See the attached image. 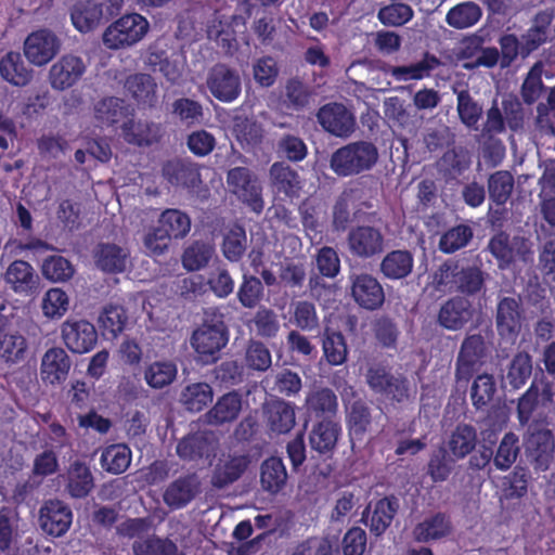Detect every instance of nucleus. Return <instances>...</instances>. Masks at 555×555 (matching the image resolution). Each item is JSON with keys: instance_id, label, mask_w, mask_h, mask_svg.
<instances>
[{"instance_id": "obj_10", "label": "nucleus", "mask_w": 555, "mask_h": 555, "mask_svg": "<svg viewBox=\"0 0 555 555\" xmlns=\"http://www.w3.org/2000/svg\"><path fill=\"white\" fill-rule=\"evenodd\" d=\"M73 522V511L62 500L50 499L43 502L39 509L41 530L53 538L63 537Z\"/></svg>"}, {"instance_id": "obj_61", "label": "nucleus", "mask_w": 555, "mask_h": 555, "mask_svg": "<svg viewBox=\"0 0 555 555\" xmlns=\"http://www.w3.org/2000/svg\"><path fill=\"white\" fill-rule=\"evenodd\" d=\"M171 107L172 114L188 126L199 124L204 118L203 106L198 101L179 98L173 101Z\"/></svg>"}, {"instance_id": "obj_55", "label": "nucleus", "mask_w": 555, "mask_h": 555, "mask_svg": "<svg viewBox=\"0 0 555 555\" xmlns=\"http://www.w3.org/2000/svg\"><path fill=\"white\" fill-rule=\"evenodd\" d=\"M473 229L468 224H457L446 231L439 240V250L453 254L464 248L473 238Z\"/></svg>"}, {"instance_id": "obj_14", "label": "nucleus", "mask_w": 555, "mask_h": 555, "mask_svg": "<svg viewBox=\"0 0 555 555\" xmlns=\"http://www.w3.org/2000/svg\"><path fill=\"white\" fill-rule=\"evenodd\" d=\"M317 118L325 131L340 138L348 137L356 125L352 113L344 104L336 102L323 105Z\"/></svg>"}, {"instance_id": "obj_50", "label": "nucleus", "mask_w": 555, "mask_h": 555, "mask_svg": "<svg viewBox=\"0 0 555 555\" xmlns=\"http://www.w3.org/2000/svg\"><path fill=\"white\" fill-rule=\"evenodd\" d=\"M456 461L444 447H439L430 454L427 463V475L433 482H443L451 475Z\"/></svg>"}, {"instance_id": "obj_48", "label": "nucleus", "mask_w": 555, "mask_h": 555, "mask_svg": "<svg viewBox=\"0 0 555 555\" xmlns=\"http://www.w3.org/2000/svg\"><path fill=\"white\" fill-rule=\"evenodd\" d=\"M264 287L262 281L247 272L243 273L236 297L242 307L255 309L263 299Z\"/></svg>"}, {"instance_id": "obj_51", "label": "nucleus", "mask_w": 555, "mask_h": 555, "mask_svg": "<svg viewBox=\"0 0 555 555\" xmlns=\"http://www.w3.org/2000/svg\"><path fill=\"white\" fill-rule=\"evenodd\" d=\"M177 365L171 361H155L144 371L146 384L154 389L170 385L177 377Z\"/></svg>"}, {"instance_id": "obj_5", "label": "nucleus", "mask_w": 555, "mask_h": 555, "mask_svg": "<svg viewBox=\"0 0 555 555\" xmlns=\"http://www.w3.org/2000/svg\"><path fill=\"white\" fill-rule=\"evenodd\" d=\"M385 241L382 229L372 224H357L347 234L350 255L361 260L378 257L384 251Z\"/></svg>"}, {"instance_id": "obj_20", "label": "nucleus", "mask_w": 555, "mask_h": 555, "mask_svg": "<svg viewBox=\"0 0 555 555\" xmlns=\"http://www.w3.org/2000/svg\"><path fill=\"white\" fill-rule=\"evenodd\" d=\"M72 360L61 347L48 349L41 359L40 377L46 385H60L67 379Z\"/></svg>"}, {"instance_id": "obj_3", "label": "nucleus", "mask_w": 555, "mask_h": 555, "mask_svg": "<svg viewBox=\"0 0 555 555\" xmlns=\"http://www.w3.org/2000/svg\"><path fill=\"white\" fill-rule=\"evenodd\" d=\"M378 159L377 147L366 141L348 143L331 156L330 167L338 177H351L370 170Z\"/></svg>"}, {"instance_id": "obj_47", "label": "nucleus", "mask_w": 555, "mask_h": 555, "mask_svg": "<svg viewBox=\"0 0 555 555\" xmlns=\"http://www.w3.org/2000/svg\"><path fill=\"white\" fill-rule=\"evenodd\" d=\"M131 463V450L122 443L108 446L101 455V466L107 473H124Z\"/></svg>"}, {"instance_id": "obj_32", "label": "nucleus", "mask_w": 555, "mask_h": 555, "mask_svg": "<svg viewBox=\"0 0 555 555\" xmlns=\"http://www.w3.org/2000/svg\"><path fill=\"white\" fill-rule=\"evenodd\" d=\"M477 446V430L474 426L460 423L448 436L444 448L455 457L463 460L469 455Z\"/></svg>"}, {"instance_id": "obj_54", "label": "nucleus", "mask_w": 555, "mask_h": 555, "mask_svg": "<svg viewBox=\"0 0 555 555\" xmlns=\"http://www.w3.org/2000/svg\"><path fill=\"white\" fill-rule=\"evenodd\" d=\"M212 401V388L207 383L186 386L181 395V402L190 412H201Z\"/></svg>"}, {"instance_id": "obj_22", "label": "nucleus", "mask_w": 555, "mask_h": 555, "mask_svg": "<svg viewBox=\"0 0 555 555\" xmlns=\"http://www.w3.org/2000/svg\"><path fill=\"white\" fill-rule=\"evenodd\" d=\"M272 191L282 199L299 196L301 180L297 170L283 162H275L269 170Z\"/></svg>"}, {"instance_id": "obj_45", "label": "nucleus", "mask_w": 555, "mask_h": 555, "mask_svg": "<svg viewBox=\"0 0 555 555\" xmlns=\"http://www.w3.org/2000/svg\"><path fill=\"white\" fill-rule=\"evenodd\" d=\"M99 322L105 337L116 338L127 325V311L122 306L107 305L101 312Z\"/></svg>"}, {"instance_id": "obj_25", "label": "nucleus", "mask_w": 555, "mask_h": 555, "mask_svg": "<svg viewBox=\"0 0 555 555\" xmlns=\"http://www.w3.org/2000/svg\"><path fill=\"white\" fill-rule=\"evenodd\" d=\"M83 61L75 55L62 56L50 69L51 86L56 90H65L75 85L83 75Z\"/></svg>"}, {"instance_id": "obj_33", "label": "nucleus", "mask_w": 555, "mask_h": 555, "mask_svg": "<svg viewBox=\"0 0 555 555\" xmlns=\"http://www.w3.org/2000/svg\"><path fill=\"white\" fill-rule=\"evenodd\" d=\"M33 73L20 52L9 51L0 59V76L13 86H27L33 79Z\"/></svg>"}, {"instance_id": "obj_52", "label": "nucleus", "mask_w": 555, "mask_h": 555, "mask_svg": "<svg viewBox=\"0 0 555 555\" xmlns=\"http://www.w3.org/2000/svg\"><path fill=\"white\" fill-rule=\"evenodd\" d=\"M482 12L474 2L460 3L449 10L446 16L447 23L456 29H464L474 26L480 18Z\"/></svg>"}, {"instance_id": "obj_9", "label": "nucleus", "mask_w": 555, "mask_h": 555, "mask_svg": "<svg viewBox=\"0 0 555 555\" xmlns=\"http://www.w3.org/2000/svg\"><path fill=\"white\" fill-rule=\"evenodd\" d=\"M218 439L211 430H197L182 437L177 446L176 453L183 462H199L216 456Z\"/></svg>"}, {"instance_id": "obj_23", "label": "nucleus", "mask_w": 555, "mask_h": 555, "mask_svg": "<svg viewBox=\"0 0 555 555\" xmlns=\"http://www.w3.org/2000/svg\"><path fill=\"white\" fill-rule=\"evenodd\" d=\"M250 459L245 454L222 455L211 475V485L217 489H223L237 481L246 472Z\"/></svg>"}, {"instance_id": "obj_56", "label": "nucleus", "mask_w": 555, "mask_h": 555, "mask_svg": "<svg viewBox=\"0 0 555 555\" xmlns=\"http://www.w3.org/2000/svg\"><path fill=\"white\" fill-rule=\"evenodd\" d=\"M158 223L176 240L185 237L191 230L189 215L175 208L163 211Z\"/></svg>"}, {"instance_id": "obj_31", "label": "nucleus", "mask_w": 555, "mask_h": 555, "mask_svg": "<svg viewBox=\"0 0 555 555\" xmlns=\"http://www.w3.org/2000/svg\"><path fill=\"white\" fill-rule=\"evenodd\" d=\"M94 262L105 273H122L127 268L128 249L114 243H99L94 249Z\"/></svg>"}, {"instance_id": "obj_49", "label": "nucleus", "mask_w": 555, "mask_h": 555, "mask_svg": "<svg viewBox=\"0 0 555 555\" xmlns=\"http://www.w3.org/2000/svg\"><path fill=\"white\" fill-rule=\"evenodd\" d=\"M514 190V177L509 171L499 170L488 179L490 199L498 206H503L509 199Z\"/></svg>"}, {"instance_id": "obj_11", "label": "nucleus", "mask_w": 555, "mask_h": 555, "mask_svg": "<svg viewBox=\"0 0 555 555\" xmlns=\"http://www.w3.org/2000/svg\"><path fill=\"white\" fill-rule=\"evenodd\" d=\"M61 335L65 346L78 354L91 351L98 343L95 326L83 319H67L61 326Z\"/></svg>"}, {"instance_id": "obj_28", "label": "nucleus", "mask_w": 555, "mask_h": 555, "mask_svg": "<svg viewBox=\"0 0 555 555\" xmlns=\"http://www.w3.org/2000/svg\"><path fill=\"white\" fill-rule=\"evenodd\" d=\"M4 280L11 289L20 295H33L39 284L34 268L25 260H14L4 273Z\"/></svg>"}, {"instance_id": "obj_42", "label": "nucleus", "mask_w": 555, "mask_h": 555, "mask_svg": "<svg viewBox=\"0 0 555 555\" xmlns=\"http://www.w3.org/2000/svg\"><path fill=\"white\" fill-rule=\"evenodd\" d=\"M358 191L345 189L336 198L332 208V229L335 232H345L351 221L350 207L354 205Z\"/></svg>"}, {"instance_id": "obj_26", "label": "nucleus", "mask_w": 555, "mask_h": 555, "mask_svg": "<svg viewBox=\"0 0 555 555\" xmlns=\"http://www.w3.org/2000/svg\"><path fill=\"white\" fill-rule=\"evenodd\" d=\"M125 90L128 95L141 108L155 107L158 101L157 83L155 79L144 73H137L128 76L125 81Z\"/></svg>"}, {"instance_id": "obj_43", "label": "nucleus", "mask_w": 555, "mask_h": 555, "mask_svg": "<svg viewBox=\"0 0 555 555\" xmlns=\"http://www.w3.org/2000/svg\"><path fill=\"white\" fill-rule=\"evenodd\" d=\"M540 397L544 400L552 399L550 386L545 385L541 391L539 385H537L535 382H532L526 392L518 399L517 416L521 425H527L530 422L532 414L539 404Z\"/></svg>"}, {"instance_id": "obj_12", "label": "nucleus", "mask_w": 555, "mask_h": 555, "mask_svg": "<svg viewBox=\"0 0 555 555\" xmlns=\"http://www.w3.org/2000/svg\"><path fill=\"white\" fill-rule=\"evenodd\" d=\"M350 292L354 302L362 309L374 311L385 302V292L379 281L369 273L350 275Z\"/></svg>"}, {"instance_id": "obj_2", "label": "nucleus", "mask_w": 555, "mask_h": 555, "mask_svg": "<svg viewBox=\"0 0 555 555\" xmlns=\"http://www.w3.org/2000/svg\"><path fill=\"white\" fill-rule=\"evenodd\" d=\"M229 341V328L224 314L216 307L204 310L202 324L196 327L190 343L204 363L216 362Z\"/></svg>"}, {"instance_id": "obj_4", "label": "nucleus", "mask_w": 555, "mask_h": 555, "mask_svg": "<svg viewBox=\"0 0 555 555\" xmlns=\"http://www.w3.org/2000/svg\"><path fill=\"white\" fill-rule=\"evenodd\" d=\"M150 30L149 21L139 13H129L112 23L103 33L106 48L118 50L141 41Z\"/></svg>"}, {"instance_id": "obj_57", "label": "nucleus", "mask_w": 555, "mask_h": 555, "mask_svg": "<svg viewBox=\"0 0 555 555\" xmlns=\"http://www.w3.org/2000/svg\"><path fill=\"white\" fill-rule=\"evenodd\" d=\"M132 551L134 555H177L178 547L168 538L153 534L134 541Z\"/></svg>"}, {"instance_id": "obj_29", "label": "nucleus", "mask_w": 555, "mask_h": 555, "mask_svg": "<svg viewBox=\"0 0 555 555\" xmlns=\"http://www.w3.org/2000/svg\"><path fill=\"white\" fill-rule=\"evenodd\" d=\"M553 20L554 13L547 10L539 11L534 15L532 26L521 35V59H527L548 40V29Z\"/></svg>"}, {"instance_id": "obj_38", "label": "nucleus", "mask_w": 555, "mask_h": 555, "mask_svg": "<svg viewBox=\"0 0 555 555\" xmlns=\"http://www.w3.org/2000/svg\"><path fill=\"white\" fill-rule=\"evenodd\" d=\"M306 408L315 417L333 420L338 409L337 396L330 388L313 390L306 398Z\"/></svg>"}, {"instance_id": "obj_40", "label": "nucleus", "mask_w": 555, "mask_h": 555, "mask_svg": "<svg viewBox=\"0 0 555 555\" xmlns=\"http://www.w3.org/2000/svg\"><path fill=\"white\" fill-rule=\"evenodd\" d=\"M346 423L349 435L361 440L372 424L369 404L362 399L351 402L347 408Z\"/></svg>"}, {"instance_id": "obj_39", "label": "nucleus", "mask_w": 555, "mask_h": 555, "mask_svg": "<svg viewBox=\"0 0 555 555\" xmlns=\"http://www.w3.org/2000/svg\"><path fill=\"white\" fill-rule=\"evenodd\" d=\"M94 488V479L90 468L82 462H75L68 470L66 490L74 499H83Z\"/></svg>"}, {"instance_id": "obj_18", "label": "nucleus", "mask_w": 555, "mask_h": 555, "mask_svg": "<svg viewBox=\"0 0 555 555\" xmlns=\"http://www.w3.org/2000/svg\"><path fill=\"white\" fill-rule=\"evenodd\" d=\"M452 532L451 516L444 512H436L416 524L412 530V535L417 543H429L448 539Z\"/></svg>"}, {"instance_id": "obj_60", "label": "nucleus", "mask_w": 555, "mask_h": 555, "mask_svg": "<svg viewBox=\"0 0 555 555\" xmlns=\"http://www.w3.org/2000/svg\"><path fill=\"white\" fill-rule=\"evenodd\" d=\"M69 298L66 292L59 287L50 288L43 296L41 308L44 317L60 319L68 310Z\"/></svg>"}, {"instance_id": "obj_21", "label": "nucleus", "mask_w": 555, "mask_h": 555, "mask_svg": "<svg viewBox=\"0 0 555 555\" xmlns=\"http://www.w3.org/2000/svg\"><path fill=\"white\" fill-rule=\"evenodd\" d=\"M521 301L514 297H503L496 305L495 325L503 338H516L521 330Z\"/></svg>"}, {"instance_id": "obj_37", "label": "nucleus", "mask_w": 555, "mask_h": 555, "mask_svg": "<svg viewBox=\"0 0 555 555\" xmlns=\"http://www.w3.org/2000/svg\"><path fill=\"white\" fill-rule=\"evenodd\" d=\"M414 258L406 249H396L386 254L380 262V272L389 280L406 278L413 270Z\"/></svg>"}, {"instance_id": "obj_19", "label": "nucleus", "mask_w": 555, "mask_h": 555, "mask_svg": "<svg viewBox=\"0 0 555 555\" xmlns=\"http://www.w3.org/2000/svg\"><path fill=\"white\" fill-rule=\"evenodd\" d=\"M474 315L472 302L461 296H455L443 302L438 311V324L449 331L462 330Z\"/></svg>"}, {"instance_id": "obj_64", "label": "nucleus", "mask_w": 555, "mask_h": 555, "mask_svg": "<svg viewBox=\"0 0 555 555\" xmlns=\"http://www.w3.org/2000/svg\"><path fill=\"white\" fill-rule=\"evenodd\" d=\"M461 266L459 261L448 259L433 274V283L438 291L455 292Z\"/></svg>"}, {"instance_id": "obj_15", "label": "nucleus", "mask_w": 555, "mask_h": 555, "mask_svg": "<svg viewBox=\"0 0 555 555\" xmlns=\"http://www.w3.org/2000/svg\"><path fill=\"white\" fill-rule=\"evenodd\" d=\"M201 491V480L196 473H189L175 479L166 488L163 500L171 509L185 507Z\"/></svg>"}, {"instance_id": "obj_41", "label": "nucleus", "mask_w": 555, "mask_h": 555, "mask_svg": "<svg viewBox=\"0 0 555 555\" xmlns=\"http://www.w3.org/2000/svg\"><path fill=\"white\" fill-rule=\"evenodd\" d=\"M102 5L93 1L78 3L74 7L70 17L74 27L82 33L92 31L102 20Z\"/></svg>"}, {"instance_id": "obj_6", "label": "nucleus", "mask_w": 555, "mask_h": 555, "mask_svg": "<svg viewBox=\"0 0 555 555\" xmlns=\"http://www.w3.org/2000/svg\"><path fill=\"white\" fill-rule=\"evenodd\" d=\"M230 191L251 211L261 214L264 208L262 188L247 167H234L228 171Z\"/></svg>"}, {"instance_id": "obj_8", "label": "nucleus", "mask_w": 555, "mask_h": 555, "mask_svg": "<svg viewBox=\"0 0 555 555\" xmlns=\"http://www.w3.org/2000/svg\"><path fill=\"white\" fill-rule=\"evenodd\" d=\"M206 87L210 94L222 103H232L242 93V80L238 72L224 63H217L209 68Z\"/></svg>"}, {"instance_id": "obj_30", "label": "nucleus", "mask_w": 555, "mask_h": 555, "mask_svg": "<svg viewBox=\"0 0 555 555\" xmlns=\"http://www.w3.org/2000/svg\"><path fill=\"white\" fill-rule=\"evenodd\" d=\"M269 429L275 434L289 433L296 423L295 406L283 399L271 400L263 408Z\"/></svg>"}, {"instance_id": "obj_24", "label": "nucleus", "mask_w": 555, "mask_h": 555, "mask_svg": "<svg viewBox=\"0 0 555 555\" xmlns=\"http://www.w3.org/2000/svg\"><path fill=\"white\" fill-rule=\"evenodd\" d=\"M10 327L9 318L0 315V358L8 364H17L26 359L28 345L22 334Z\"/></svg>"}, {"instance_id": "obj_36", "label": "nucleus", "mask_w": 555, "mask_h": 555, "mask_svg": "<svg viewBox=\"0 0 555 555\" xmlns=\"http://www.w3.org/2000/svg\"><path fill=\"white\" fill-rule=\"evenodd\" d=\"M242 410V396L237 391H230L221 396L208 411L207 418L210 424L221 425L233 422Z\"/></svg>"}, {"instance_id": "obj_17", "label": "nucleus", "mask_w": 555, "mask_h": 555, "mask_svg": "<svg viewBox=\"0 0 555 555\" xmlns=\"http://www.w3.org/2000/svg\"><path fill=\"white\" fill-rule=\"evenodd\" d=\"M341 436V425L328 417L312 425L309 433V444L312 451L325 459L332 457Z\"/></svg>"}, {"instance_id": "obj_35", "label": "nucleus", "mask_w": 555, "mask_h": 555, "mask_svg": "<svg viewBox=\"0 0 555 555\" xmlns=\"http://www.w3.org/2000/svg\"><path fill=\"white\" fill-rule=\"evenodd\" d=\"M287 472L282 459L270 456L260 466V485L263 491L279 493L286 485Z\"/></svg>"}, {"instance_id": "obj_1", "label": "nucleus", "mask_w": 555, "mask_h": 555, "mask_svg": "<svg viewBox=\"0 0 555 555\" xmlns=\"http://www.w3.org/2000/svg\"><path fill=\"white\" fill-rule=\"evenodd\" d=\"M95 118L106 126H116L120 124L122 133L129 143L137 145H151L156 141V135L152 129L156 128L154 124L138 121L132 118L133 109L125 100L108 96L95 104Z\"/></svg>"}, {"instance_id": "obj_62", "label": "nucleus", "mask_w": 555, "mask_h": 555, "mask_svg": "<svg viewBox=\"0 0 555 555\" xmlns=\"http://www.w3.org/2000/svg\"><path fill=\"white\" fill-rule=\"evenodd\" d=\"M488 249L502 269L507 268L515 260V249L506 232L501 231L493 235L489 241Z\"/></svg>"}, {"instance_id": "obj_13", "label": "nucleus", "mask_w": 555, "mask_h": 555, "mask_svg": "<svg viewBox=\"0 0 555 555\" xmlns=\"http://www.w3.org/2000/svg\"><path fill=\"white\" fill-rule=\"evenodd\" d=\"M59 50L60 41L49 29L33 31L24 41V55L36 66L48 64Z\"/></svg>"}, {"instance_id": "obj_16", "label": "nucleus", "mask_w": 555, "mask_h": 555, "mask_svg": "<svg viewBox=\"0 0 555 555\" xmlns=\"http://www.w3.org/2000/svg\"><path fill=\"white\" fill-rule=\"evenodd\" d=\"M199 166L183 158L167 160L162 167L163 177L173 186L194 190L202 184Z\"/></svg>"}, {"instance_id": "obj_59", "label": "nucleus", "mask_w": 555, "mask_h": 555, "mask_svg": "<svg viewBox=\"0 0 555 555\" xmlns=\"http://www.w3.org/2000/svg\"><path fill=\"white\" fill-rule=\"evenodd\" d=\"M453 92L456 94V111L460 120L467 127L475 126L482 115V107L473 99L468 89L461 91L453 89Z\"/></svg>"}, {"instance_id": "obj_7", "label": "nucleus", "mask_w": 555, "mask_h": 555, "mask_svg": "<svg viewBox=\"0 0 555 555\" xmlns=\"http://www.w3.org/2000/svg\"><path fill=\"white\" fill-rule=\"evenodd\" d=\"M525 447L527 457L535 469L544 472L550 467L555 451V439L551 429L539 422L529 424Z\"/></svg>"}, {"instance_id": "obj_44", "label": "nucleus", "mask_w": 555, "mask_h": 555, "mask_svg": "<svg viewBox=\"0 0 555 555\" xmlns=\"http://www.w3.org/2000/svg\"><path fill=\"white\" fill-rule=\"evenodd\" d=\"M532 373V361L531 357L525 352L516 353L508 367L507 373L502 377L505 386H509L512 389H519L522 387Z\"/></svg>"}, {"instance_id": "obj_27", "label": "nucleus", "mask_w": 555, "mask_h": 555, "mask_svg": "<svg viewBox=\"0 0 555 555\" xmlns=\"http://www.w3.org/2000/svg\"><path fill=\"white\" fill-rule=\"evenodd\" d=\"M399 500L395 495L384 496L376 501L373 507L371 517L369 518L370 506H367L363 514L362 519L366 518V525L370 531L379 537L386 532L390 527L396 514L399 509Z\"/></svg>"}, {"instance_id": "obj_58", "label": "nucleus", "mask_w": 555, "mask_h": 555, "mask_svg": "<svg viewBox=\"0 0 555 555\" xmlns=\"http://www.w3.org/2000/svg\"><path fill=\"white\" fill-rule=\"evenodd\" d=\"M215 253L209 243L193 242L182 255V264L188 271H197L206 267Z\"/></svg>"}, {"instance_id": "obj_34", "label": "nucleus", "mask_w": 555, "mask_h": 555, "mask_svg": "<svg viewBox=\"0 0 555 555\" xmlns=\"http://www.w3.org/2000/svg\"><path fill=\"white\" fill-rule=\"evenodd\" d=\"M323 358L332 366L344 364L348 359V345L344 334L325 326L321 334Z\"/></svg>"}, {"instance_id": "obj_63", "label": "nucleus", "mask_w": 555, "mask_h": 555, "mask_svg": "<svg viewBox=\"0 0 555 555\" xmlns=\"http://www.w3.org/2000/svg\"><path fill=\"white\" fill-rule=\"evenodd\" d=\"M495 390V382L492 375H478L470 389L473 405L478 410L485 408L493 399Z\"/></svg>"}, {"instance_id": "obj_46", "label": "nucleus", "mask_w": 555, "mask_h": 555, "mask_svg": "<svg viewBox=\"0 0 555 555\" xmlns=\"http://www.w3.org/2000/svg\"><path fill=\"white\" fill-rule=\"evenodd\" d=\"M247 247L246 231L241 224H233L223 236L221 249L224 258L231 262H238L245 255Z\"/></svg>"}, {"instance_id": "obj_53", "label": "nucleus", "mask_w": 555, "mask_h": 555, "mask_svg": "<svg viewBox=\"0 0 555 555\" xmlns=\"http://www.w3.org/2000/svg\"><path fill=\"white\" fill-rule=\"evenodd\" d=\"M543 64L541 62L534 63L527 73L521 87L520 95L525 104L532 105L546 91V86L542 80Z\"/></svg>"}]
</instances>
